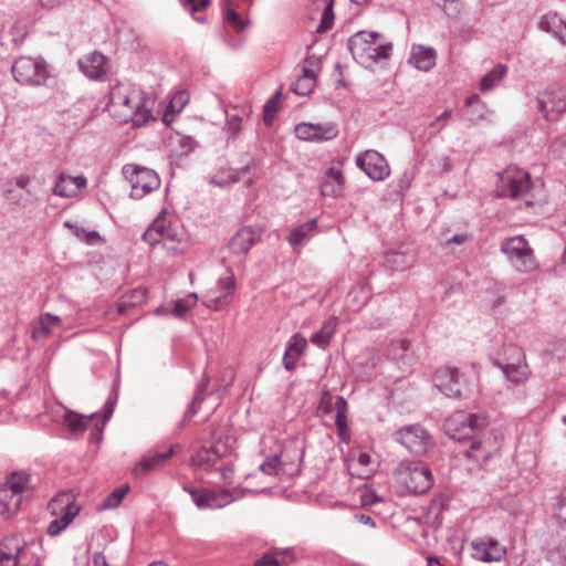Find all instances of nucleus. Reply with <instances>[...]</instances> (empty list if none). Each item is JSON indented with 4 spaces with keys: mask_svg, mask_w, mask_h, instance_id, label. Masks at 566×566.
Here are the masks:
<instances>
[{
    "mask_svg": "<svg viewBox=\"0 0 566 566\" xmlns=\"http://www.w3.org/2000/svg\"><path fill=\"white\" fill-rule=\"evenodd\" d=\"M306 345L307 340L302 334H294L287 343L286 356H293V359H298L306 348Z\"/></svg>",
    "mask_w": 566,
    "mask_h": 566,
    "instance_id": "79ce46f5",
    "label": "nucleus"
},
{
    "mask_svg": "<svg viewBox=\"0 0 566 566\" xmlns=\"http://www.w3.org/2000/svg\"><path fill=\"white\" fill-rule=\"evenodd\" d=\"M348 49L353 57L361 65L368 67L373 63L388 59L392 46L380 41L377 32L359 31L350 36Z\"/></svg>",
    "mask_w": 566,
    "mask_h": 566,
    "instance_id": "7ed1b4c3",
    "label": "nucleus"
},
{
    "mask_svg": "<svg viewBox=\"0 0 566 566\" xmlns=\"http://www.w3.org/2000/svg\"><path fill=\"white\" fill-rule=\"evenodd\" d=\"M347 402L344 397L336 398V417H335V426L338 431V436L343 441H347L349 439L347 421Z\"/></svg>",
    "mask_w": 566,
    "mask_h": 566,
    "instance_id": "c9c22d12",
    "label": "nucleus"
},
{
    "mask_svg": "<svg viewBox=\"0 0 566 566\" xmlns=\"http://www.w3.org/2000/svg\"><path fill=\"white\" fill-rule=\"evenodd\" d=\"M501 252L505 254L512 266L518 272H532L537 268L533 250L522 235L507 238L501 244Z\"/></svg>",
    "mask_w": 566,
    "mask_h": 566,
    "instance_id": "6e6552de",
    "label": "nucleus"
},
{
    "mask_svg": "<svg viewBox=\"0 0 566 566\" xmlns=\"http://www.w3.org/2000/svg\"><path fill=\"white\" fill-rule=\"evenodd\" d=\"M248 171L249 166L242 167L240 169L221 168L211 178V182L218 187H229L241 180V178L247 175Z\"/></svg>",
    "mask_w": 566,
    "mask_h": 566,
    "instance_id": "7c9ffc66",
    "label": "nucleus"
},
{
    "mask_svg": "<svg viewBox=\"0 0 566 566\" xmlns=\"http://www.w3.org/2000/svg\"><path fill=\"white\" fill-rule=\"evenodd\" d=\"M317 219L313 218L291 230L287 242L293 249L304 245L315 233H317Z\"/></svg>",
    "mask_w": 566,
    "mask_h": 566,
    "instance_id": "c85d7f7f",
    "label": "nucleus"
},
{
    "mask_svg": "<svg viewBox=\"0 0 566 566\" xmlns=\"http://www.w3.org/2000/svg\"><path fill=\"white\" fill-rule=\"evenodd\" d=\"M338 319L335 316L329 317L324 325L312 337L311 342L321 348H326L329 345L331 338L337 327Z\"/></svg>",
    "mask_w": 566,
    "mask_h": 566,
    "instance_id": "473e14b6",
    "label": "nucleus"
},
{
    "mask_svg": "<svg viewBox=\"0 0 566 566\" xmlns=\"http://www.w3.org/2000/svg\"><path fill=\"white\" fill-rule=\"evenodd\" d=\"M0 504L6 507L7 512L15 513L20 509L21 500L3 483L0 485Z\"/></svg>",
    "mask_w": 566,
    "mask_h": 566,
    "instance_id": "a19ab883",
    "label": "nucleus"
},
{
    "mask_svg": "<svg viewBox=\"0 0 566 566\" xmlns=\"http://www.w3.org/2000/svg\"><path fill=\"white\" fill-rule=\"evenodd\" d=\"M507 72V67L504 64L495 65L489 73L482 76L480 81V91L482 93L489 92L492 88L496 87L500 82L503 80Z\"/></svg>",
    "mask_w": 566,
    "mask_h": 566,
    "instance_id": "f704fd0d",
    "label": "nucleus"
},
{
    "mask_svg": "<svg viewBox=\"0 0 566 566\" xmlns=\"http://www.w3.org/2000/svg\"><path fill=\"white\" fill-rule=\"evenodd\" d=\"M208 381H209L208 378L203 379V384H202L200 390H198L196 392L190 406L188 407V409L185 412L184 420L181 422L182 426L185 424L186 421L190 420L198 412L199 405L203 399L202 392L206 390V388L208 386Z\"/></svg>",
    "mask_w": 566,
    "mask_h": 566,
    "instance_id": "09e8293b",
    "label": "nucleus"
},
{
    "mask_svg": "<svg viewBox=\"0 0 566 566\" xmlns=\"http://www.w3.org/2000/svg\"><path fill=\"white\" fill-rule=\"evenodd\" d=\"M14 182H15L17 187H19L21 189H25L29 186V184L31 182V177H29L27 175H20L14 178Z\"/></svg>",
    "mask_w": 566,
    "mask_h": 566,
    "instance_id": "e2e57ef3",
    "label": "nucleus"
},
{
    "mask_svg": "<svg viewBox=\"0 0 566 566\" xmlns=\"http://www.w3.org/2000/svg\"><path fill=\"white\" fill-rule=\"evenodd\" d=\"M224 112L227 117V130L231 136H235L241 130L243 116H248L249 112L247 108H242L240 113H231L228 109Z\"/></svg>",
    "mask_w": 566,
    "mask_h": 566,
    "instance_id": "c03bdc74",
    "label": "nucleus"
},
{
    "mask_svg": "<svg viewBox=\"0 0 566 566\" xmlns=\"http://www.w3.org/2000/svg\"><path fill=\"white\" fill-rule=\"evenodd\" d=\"M189 98V93L187 91H178L171 96L167 106L172 111V113H180L188 104Z\"/></svg>",
    "mask_w": 566,
    "mask_h": 566,
    "instance_id": "8fccbe9b",
    "label": "nucleus"
},
{
    "mask_svg": "<svg viewBox=\"0 0 566 566\" xmlns=\"http://www.w3.org/2000/svg\"><path fill=\"white\" fill-rule=\"evenodd\" d=\"M224 21L231 24L237 30H242L245 27L242 18L231 7V0H221Z\"/></svg>",
    "mask_w": 566,
    "mask_h": 566,
    "instance_id": "37998d69",
    "label": "nucleus"
},
{
    "mask_svg": "<svg viewBox=\"0 0 566 566\" xmlns=\"http://www.w3.org/2000/svg\"><path fill=\"white\" fill-rule=\"evenodd\" d=\"M86 187V178L84 176H70L60 174L53 187V193L63 197H75L82 188Z\"/></svg>",
    "mask_w": 566,
    "mask_h": 566,
    "instance_id": "b1692460",
    "label": "nucleus"
},
{
    "mask_svg": "<svg viewBox=\"0 0 566 566\" xmlns=\"http://www.w3.org/2000/svg\"><path fill=\"white\" fill-rule=\"evenodd\" d=\"M434 386L447 397L460 398L467 387L465 379L457 367H443L433 376Z\"/></svg>",
    "mask_w": 566,
    "mask_h": 566,
    "instance_id": "dca6fc26",
    "label": "nucleus"
},
{
    "mask_svg": "<svg viewBox=\"0 0 566 566\" xmlns=\"http://www.w3.org/2000/svg\"><path fill=\"white\" fill-rule=\"evenodd\" d=\"M109 95L108 109L119 123L139 127L157 118L155 98L146 96L135 85L117 84L112 87Z\"/></svg>",
    "mask_w": 566,
    "mask_h": 566,
    "instance_id": "f03ea898",
    "label": "nucleus"
},
{
    "mask_svg": "<svg viewBox=\"0 0 566 566\" xmlns=\"http://www.w3.org/2000/svg\"><path fill=\"white\" fill-rule=\"evenodd\" d=\"M317 62L311 59H306L304 66H303V74L302 76H308L312 78V81L316 82V70Z\"/></svg>",
    "mask_w": 566,
    "mask_h": 566,
    "instance_id": "bf43d9fd",
    "label": "nucleus"
},
{
    "mask_svg": "<svg viewBox=\"0 0 566 566\" xmlns=\"http://www.w3.org/2000/svg\"><path fill=\"white\" fill-rule=\"evenodd\" d=\"M473 556L484 563L499 562L505 554L506 549L495 538L475 541L472 543Z\"/></svg>",
    "mask_w": 566,
    "mask_h": 566,
    "instance_id": "aec40b11",
    "label": "nucleus"
},
{
    "mask_svg": "<svg viewBox=\"0 0 566 566\" xmlns=\"http://www.w3.org/2000/svg\"><path fill=\"white\" fill-rule=\"evenodd\" d=\"M129 486L125 485L118 489H115L113 492H111L105 499L102 504V507L105 510H112L116 509L120 502L123 501L124 496L128 492Z\"/></svg>",
    "mask_w": 566,
    "mask_h": 566,
    "instance_id": "de8ad7c7",
    "label": "nucleus"
},
{
    "mask_svg": "<svg viewBox=\"0 0 566 566\" xmlns=\"http://www.w3.org/2000/svg\"><path fill=\"white\" fill-rule=\"evenodd\" d=\"M184 491L190 494L198 509H222L232 503L235 497L229 490L192 489L184 486Z\"/></svg>",
    "mask_w": 566,
    "mask_h": 566,
    "instance_id": "2eb2a0df",
    "label": "nucleus"
},
{
    "mask_svg": "<svg viewBox=\"0 0 566 566\" xmlns=\"http://www.w3.org/2000/svg\"><path fill=\"white\" fill-rule=\"evenodd\" d=\"M235 286V280L231 272H227L224 276H221L216 286L210 289L206 295L205 305L208 308L219 311L226 307L230 302Z\"/></svg>",
    "mask_w": 566,
    "mask_h": 566,
    "instance_id": "f3484780",
    "label": "nucleus"
},
{
    "mask_svg": "<svg viewBox=\"0 0 566 566\" xmlns=\"http://www.w3.org/2000/svg\"><path fill=\"white\" fill-rule=\"evenodd\" d=\"M451 116V111L446 109L440 116L436 118V120L429 126L431 129V133L436 134L439 133L443 126H446L448 119Z\"/></svg>",
    "mask_w": 566,
    "mask_h": 566,
    "instance_id": "13d9d810",
    "label": "nucleus"
},
{
    "mask_svg": "<svg viewBox=\"0 0 566 566\" xmlns=\"http://www.w3.org/2000/svg\"><path fill=\"white\" fill-rule=\"evenodd\" d=\"M503 359H496L493 364L502 370L509 381L515 385L524 384L531 376V369L526 363L524 350L514 344L503 348Z\"/></svg>",
    "mask_w": 566,
    "mask_h": 566,
    "instance_id": "39448f33",
    "label": "nucleus"
},
{
    "mask_svg": "<svg viewBox=\"0 0 566 566\" xmlns=\"http://www.w3.org/2000/svg\"><path fill=\"white\" fill-rule=\"evenodd\" d=\"M11 71L14 80L22 85H43L49 77L46 63L41 57L20 56L13 62Z\"/></svg>",
    "mask_w": 566,
    "mask_h": 566,
    "instance_id": "1a4fd4ad",
    "label": "nucleus"
},
{
    "mask_svg": "<svg viewBox=\"0 0 566 566\" xmlns=\"http://www.w3.org/2000/svg\"><path fill=\"white\" fill-rule=\"evenodd\" d=\"M329 392H324L321 397L318 409L324 413H331L334 409L336 410V398Z\"/></svg>",
    "mask_w": 566,
    "mask_h": 566,
    "instance_id": "864d4df0",
    "label": "nucleus"
},
{
    "mask_svg": "<svg viewBox=\"0 0 566 566\" xmlns=\"http://www.w3.org/2000/svg\"><path fill=\"white\" fill-rule=\"evenodd\" d=\"M409 62L418 70L428 72L432 70L437 63V52L431 46L413 44Z\"/></svg>",
    "mask_w": 566,
    "mask_h": 566,
    "instance_id": "a878e982",
    "label": "nucleus"
},
{
    "mask_svg": "<svg viewBox=\"0 0 566 566\" xmlns=\"http://www.w3.org/2000/svg\"><path fill=\"white\" fill-rule=\"evenodd\" d=\"M553 517L558 527L566 531V491H562L554 497Z\"/></svg>",
    "mask_w": 566,
    "mask_h": 566,
    "instance_id": "58836bf2",
    "label": "nucleus"
},
{
    "mask_svg": "<svg viewBox=\"0 0 566 566\" xmlns=\"http://www.w3.org/2000/svg\"><path fill=\"white\" fill-rule=\"evenodd\" d=\"M184 8L188 10L190 13L199 12L200 10L207 8L210 3V0H180Z\"/></svg>",
    "mask_w": 566,
    "mask_h": 566,
    "instance_id": "4d7b16f0",
    "label": "nucleus"
},
{
    "mask_svg": "<svg viewBox=\"0 0 566 566\" xmlns=\"http://www.w3.org/2000/svg\"><path fill=\"white\" fill-rule=\"evenodd\" d=\"M94 566H107L105 556L102 553H95L93 556Z\"/></svg>",
    "mask_w": 566,
    "mask_h": 566,
    "instance_id": "338daca9",
    "label": "nucleus"
},
{
    "mask_svg": "<svg viewBox=\"0 0 566 566\" xmlns=\"http://www.w3.org/2000/svg\"><path fill=\"white\" fill-rule=\"evenodd\" d=\"M260 470L269 475H281L287 473L282 455L268 457L260 465Z\"/></svg>",
    "mask_w": 566,
    "mask_h": 566,
    "instance_id": "ea45409f",
    "label": "nucleus"
},
{
    "mask_svg": "<svg viewBox=\"0 0 566 566\" xmlns=\"http://www.w3.org/2000/svg\"><path fill=\"white\" fill-rule=\"evenodd\" d=\"M394 476L399 484L406 486L409 493L415 495L427 493L433 485L430 468L411 460H402L395 468Z\"/></svg>",
    "mask_w": 566,
    "mask_h": 566,
    "instance_id": "20e7f679",
    "label": "nucleus"
},
{
    "mask_svg": "<svg viewBox=\"0 0 566 566\" xmlns=\"http://www.w3.org/2000/svg\"><path fill=\"white\" fill-rule=\"evenodd\" d=\"M49 510L53 515H61L54 518L48 527V534L56 536L71 524L78 514L80 506L74 503L71 493H61L50 502Z\"/></svg>",
    "mask_w": 566,
    "mask_h": 566,
    "instance_id": "9b49d317",
    "label": "nucleus"
},
{
    "mask_svg": "<svg viewBox=\"0 0 566 566\" xmlns=\"http://www.w3.org/2000/svg\"><path fill=\"white\" fill-rule=\"evenodd\" d=\"M117 402V392L114 390L113 394L106 399L103 408V426L111 419L114 407Z\"/></svg>",
    "mask_w": 566,
    "mask_h": 566,
    "instance_id": "6e6d98bb",
    "label": "nucleus"
},
{
    "mask_svg": "<svg viewBox=\"0 0 566 566\" xmlns=\"http://www.w3.org/2000/svg\"><path fill=\"white\" fill-rule=\"evenodd\" d=\"M81 71L92 80H101L107 73V57L94 51L78 61Z\"/></svg>",
    "mask_w": 566,
    "mask_h": 566,
    "instance_id": "5701e85b",
    "label": "nucleus"
},
{
    "mask_svg": "<svg viewBox=\"0 0 566 566\" xmlns=\"http://www.w3.org/2000/svg\"><path fill=\"white\" fill-rule=\"evenodd\" d=\"M95 417L96 413H93L88 418H85L84 416L78 415L74 411L66 410L64 415V423L71 432L82 433L86 430L87 422Z\"/></svg>",
    "mask_w": 566,
    "mask_h": 566,
    "instance_id": "e433bc0d",
    "label": "nucleus"
},
{
    "mask_svg": "<svg viewBox=\"0 0 566 566\" xmlns=\"http://www.w3.org/2000/svg\"><path fill=\"white\" fill-rule=\"evenodd\" d=\"M178 113H172V111L169 109V107H166L165 113L163 114L161 120L165 125L169 126L175 120V116Z\"/></svg>",
    "mask_w": 566,
    "mask_h": 566,
    "instance_id": "0e129e2a",
    "label": "nucleus"
},
{
    "mask_svg": "<svg viewBox=\"0 0 566 566\" xmlns=\"http://www.w3.org/2000/svg\"><path fill=\"white\" fill-rule=\"evenodd\" d=\"M61 325L62 319L60 316L51 313H43L36 321L32 323L31 337L34 340L46 339L52 335L53 329L60 327Z\"/></svg>",
    "mask_w": 566,
    "mask_h": 566,
    "instance_id": "393cba45",
    "label": "nucleus"
},
{
    "mask_svg": "<svg viewBox=\"0 0 566 566\" xmlns=\"http://www.w3.org/2000/svg\"><path fill=\"white\" fill-rule=\"evenodd\" d=\"M147 290L145 287H137L126 293L120 303L118 304V311L125 312L126 307L138 306L146 302Z\"/></svg>",
    "mask_w": 566,
    "mask_h": 566,
    "instance_id": "4c0bfd02",
    "label": "nucleus"
},
{
    "mask_svg": "<svg viewBox=\"0 0 566 566\" xmlns=\"http://www.w3.org/2000/svg\"><path fill=\"white\" fill-rule=\"evenodd\" d=\"M391 437L395 442L416 457L427 454L433 446L431 434L424 427L418 423L403 426L396 430Z\"/></svg>",
    "mask_w": 566,
    "mask_h": 566,
    "instance_id": "423d86ee",
    "label": "nucleus"
},
{
    "mask_svg": "<svg viewBox=\"0 0 566 566\" xmlns=\"http://www.w3.org/2000/svg\"><path fill=\"white\" fill-rule=\"evenodd\" d=\"M276 111V101L274 98L269 99L264 105V122L270 123Z\"/></svg>",
    "mask_w": 566,
    "mask_h": 566,
    "instance_id": "680f3d73",
    "label": "nucleus"
},
{
    "mask_svg": "<svg viewBox=\"0 0 566 566\" xmlns=\"http://www.w3.org/2000/svg\"><path fill=\"white\" fill-rule=\"evenodd\" d=\"M486 423L485 417L459 411L446 421L444 429L452 439L458 441L469 438L473 433L467 455L469 459L480 463L488 461L499 453L502 448V437L496 431L489 430L475 433L476 430L482 429Z\"/></svg>",
    "mask_w": 566,
    "mask_h": 566,
    "instance_id": "f257e3e1",
    "label": "nucleus"
},
{
    "mask_svg": "<svg viewBox=\"0 0 566 566\" xmlns=\"http://www.w3.org/2000/svg\"><path fill=\"white\" fill-rule=\"evenodd\" d=\"M410 342L406 338L397 339L390 343L387 353L392 359H403L409 350Z\"/></svg>",
    "mask_w": 566,
    "mask_h": 566,
    "instance_id": "49530a36",
    "label": "nucleus"
},
{
    "mask_svg": "<svg viewBox=\"0 0 566 566\" xmlns=\"http://www.w3.org/2000/svg\"><path fill=\"white\" fill-rule=\"evenodd\" d=\"M17 497L22 501L23 494L31 490L30 475L25 472H13L4 482Z\"/></svg>",
    "mask_w": 566,
    "mask_h": 566,
    "instance_id": "2f4dec72",
    "label": "nucleus"
},
{
    "mask_svg": "<svg viewBox=\"0 0 566 566\" xmlns=\"http://www.w3.org/2000/svg\"><path fill=\"white\" fill-rule=\"evenodd\" d=\"M280 555L283 553L273 552L269 554H264L260 559H258L253 566H280L282 560L280 559Z\"/></svg>",
    "mask_w": 566,
    "mask_h": 566,
    "instance_id": "5fc2aeb1",
    "label": "nucleus"
},
{
    "mask_svg": "<svg viewBox=\"0 0 566 566\" xmlns=\"http://www.w3.org/2000/svg\"><path fill=\"white\" fill-rule=\"evenodd\" d=\"M355 164L374 181H384L390 176L391 170L387 159L375 149L358 153Z\"/></svg>",
    "mask_w": 566,
    "mask_h": 566,
    "instance_id": "ddd939ff",
    "label": "nucleus"
},
{
    "mask_svg": "<svg viewBox=\"0 0 566 566\" xmlns=\"http://www.w3.org/2000/svg\"><path fill=\"white\" fill-rule=\"evenodd\" d=\"M539 29L566 43V23L556 12H548L541 18Z\"/></svg>",
    "mask_w": 566,
    "mask_h": 566,
    "instance_id": "c756f323",
    "label": "nucleus"
},
{
    "mask_svg": "<svg viewBox=\"0 0 566 566\" xmlns=\"http://www.w3.org/2000/svg\"><path fill=\"white\" fill-rule=\"evenodd\" d=\"M413 264V256L405 252L392 251L386 254L385 265L390 271H406Z\"/></svg>",
    "mask_w": 566,
    "mask_h": 566,
    "instance_id": "72a5a7b5",
    "label": "nucleus"
},
{
    "mask_svg": "<svg viewBox=\"0 0 566 566\" xmlns=\"http://www.w3.org/2000/svg\"><path fill=\"white\" fill-rule=\"evenodd\" d=\"M143 239L150 245L164 240L176 241L178 239L177 232L170 227L165 210H163L147 228L143 234Z\"/></svg>",
    "mask_w": 566,
    "mask_h": 566,
    "instance_id": "6ab92c4d",
    "label": "nucleus"
},
{
    "mask_svg": "<svg viewBox=\"0 0 566 566\" xmlns=\"http://www.w3.org/2000/svg\"><path fill=\"white\" fill-rule=\"evenodd\" d=\"M297 359H293V356H286V352L284 353V356H283V365L284 367L287 369V370H292L295 368V361Z\"/></svg>",
    "mask_w": 566,
    "mask_h": 566,
    "instance_id": "69168bd1",
    "label": "nucleus"
},
{
    "mask_svg": "<svg viewBox=\"0 0 566 566\" xmlns=\"http://www.w3.org/2000/svg\"><path fill=\"white\" fill-rule=\"evenodd\" d=\"M532 181L527 171L518 168H507L499 174L497 192L501 197L521 198L531 189Z\"/></svg>",
    "mask_w": 566,
    "mask_h": 566,
    "instance_id": "f8f14e48",
    "label": "nucleus"
},
{
    "mask_svg": "<svg viewBox=\"0 0 566 566\" xmlns=\"http://www.w3.org/2000/svg\"><path fill=\"white\" fill-rule=\"evenodd\" d=\"M332 7H333V1H329L325 8H324V11H323V14H322V21L317 28V31L318 32H324L328 29L332 28L333 25V10H332Z\"/></svg>",
    "mask_w": 566,
    "mask_h": 566,
    "instance_id": "603ef678",
    "label": "nucleus"
},
{
    "mask_svg": "<svg viewBox=\"0 0 566 566\" xmlns=\"http://www.w3.org/2000/svg\"><path fill=\"white\" fill-rule=\"evenodd\" d=\"M537 109L549 122L557 120L566 112V88L555 87L541 93L537 98Z\"/></svg>",
    "mask_w": 566,
    "mask_h": 566,
    "instance_id": "4468645a",
    "label": "nucleus"
},
{
    "mask_svg": "<svg viewBox=\"0 0 566 566\" xmlns=\"http://www.w3.org/2000/svg\"><path fill=\"white\" fill-rule=\"evenodd\" d=\"M180 449L181 447L179 444H174L167 451L143 457L133 468V474L135 476H140L160 468Z\"/></svg>",
    "mask_w": 566,
    "mask_h": 566,
    "instance_id": "412c9836",
    "label": "nucleus"
},
{
    "mask_svg": "<svg viewBox=\"0 0 566 566\" xmlns=\"http://www.w3.org/2000/svg\"><path fill=\"white\" fill-rule=\"evenodd\" d=\"M338 134L335 124L300 123L295 126V135L298 139L306 142H327L334 139Z\"/></svg>",
    "mask_w": 566,
    "mask_h": 566,
    "instance_id": "a211bd4d",
    "label": "nucleus"
},
{
    "mask_svg": "<svg viewBox=\"0 0 566 566\" xmlns=\"http://www.w3.org/2000/svg\"><path fill=\"white\" fill-rule=\"evenodd\" d=\"M123 175L130 184V196L142 199L160 187V178L150 168L136 164H127L123 167Z\"/></svg>",
    "mask_w": 566,
    "mask_h": 566,
    "instance_id": "0eeeda50",
    "label": "nucleus"
},
{
    "mask_svg": "<svg viewBox=\"0 0 566 566\" xmlns=\"http://www.w3.org/2000/svg\"><path fill=\"white\" fill-rule=\"evenodd\" d=\"M198 302V296L196 293H190L184 298H179L175 301L172 314L175 316L181 317L184 316L190 308H192Z\"/></svg>",
    "mask_w": 566,
    "mask_h": 566,
    "instance_id": "a18cd8bd",
    "label": "nucleus"
},
{
    "mask_svg": "<svg viewBox=\"0 0 566 566\" xmlns=\"http://www.w3.org/2000/svg\"><path fill=\"white\" fill-rule=\"evenodd\" d=\"M315 86V82L308 76H300L294 83V92L298 95L305 96L310 94Z\"/></svg>",
    "mask_w": 566,
    "mask_h": 566,
    "instance_id": "3c124183",
    "label": "nucleus"
},
{
    "mask_svg": "<svg viewBox=\"0 0 566 566\" xmlns=\"http://www.w3.org/2000/svg\"><path fill=\"white\" fill-rule=\"evenodd\" d=\"M222 480L226 483H231L233 480L234 468L231 462H228L219 468Z\"/></svg>",
    "mask_w": 566,
    "mask_h": 566,
    "instance_id": "052dcab7",
    "label": "nucleus"
},
{
    "mask_svg": "<svg viewBox=\"0 0 566 566\" xmlns=\"http://www.w3.org/2000/svg\"><path fill=\"white\" fill-rule=\"evenodd\" d=\"M357 461L360 465L367 467L370 463V455L366 452H360Z\"/></svg>",
    "mask_w": 566,
    "mask_h": 566,
    "instance_id": "774afa93",
    "label": "nucleus"
},
{
    "mask_svg": "<svg viewBox=\"0 0 566 566\" xmlns=\"http://www.w3.org/2000/svg\"><path fill=\"white\" fill-rule=\"evenodd\" d=\"M23 555L22 542L17 536L6 537L0 543V566H19Z\"/></svg>",
    "mask_w": 566,
    "mask_h": 566,
    "instance_id": "4be33fe9",
    "label": "nucleus"
},
{
    "mask_svg": "<svg viewBox=\"0 0 566 566\" xmlns=\"http://www.w3.org/2000/svg\"><path fill=\"white\" fill-rule=\"evenodd\" d=\"M232 450L233 447L230 438L224 440L221 438L213 439L210 442H205L193 448L191 464L203 470H210L220 459L230 455Z\"/></svg>",
    "mask_w": 566,
    "mask_h": 566,
    "instance_id": "9d476101",
    "label": "nucleus"
},
{
    "mask_svg": "<svg viewBox=\"0 0 566 566\" xmlns=\"http://www.w3.org/2000/svg\"><path fill=\"white\" fill-rule=\"evenodd\" d=\"M259 237L260 234L253 228L243 227L230 240L229 249L235 254H245Z\"/></svg>",
    "mask_w": 566,
    "mask_h": 566,
    "instance_id": "bb28decb",
    "label": "nucleus"
},
{
    "mask_svg": "<svg viewBox=\"0 0 566 566\" xmlns=\"http://www.w3.org/2000/svg\"><path fill=\"white\" fill-rule=\"evenodd\" d=\"M344 176L339 167H331L322 182L321 192L325 197H338L343 191Z\"/></svg>",
    "mask_w": 566,
    "mask_h": 566,
    "instance_id": "cd10ccee",
    "label": "nucleus"
}]
</instances>
